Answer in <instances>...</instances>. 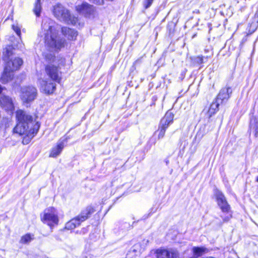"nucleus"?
Returning a JSON list of instances; mask_svg holds the SVG:
<instances>
[{
	"mask_svg": "<svg viewBox=\"0 0 258 258\" xmlns=\"http://www.w3.org/2000/svg\"><path fill=\"white\" fill-rule=\"evenodd\" d=\"M16 118L18 123L14 128V132L20 135H25L26 138L23 139V143L27 144L37 134L40 124L38 122L33 121L31 116L21 110L17 111Z\"/></svg>",
	"mask_w": 258,
	"mask_h": 258,
	"instance_id": "1",
	"label": "nucleus"
},
{
	"mask_svg": "<svg viewBox=\"0 0 258 258\" xmlns=\"http://www.w3.org/2000/svg\"><path fill=\"white\" fill-rule=\"evenodd\" d=\"M42 28L44 32V41L46 45L56 49H59L63 46L64 40L57 37L59 29L57 25L47 19L43 20Z\"/></svg>",
	"mask_w": 258,
	"mask_h": 258,
	"instance_id": "2",
	"label": "nucleus"
},
{
	"mask_svg": "<svg viewBox=\"0 0 258 258\" xmlns=\"http://www.w3.org/2000/svg\"><path fill=\"white\" fill-rule=\"evenodd\" d=\"M53 13L57 19L68 24L75 25L78 21L77 18L72 16L68 10L59 4L54 6Z\"/></svg>",
	"mask_w": 258,
	"mask_h": 258,
	"instance_id": "3",
	"label": "nucleus"
},
{
	"mask_svg": "<svg viewBox=\"0 0 258 258\" xmlns=\"http://www.w3.org/2000/svg\"><path fill=\"white\" fill-rule=\"evenodd\" d=\"M216 200L218 205L223 213L227 214L226 216H221L224 222L228 221L232 217V215L230 212V205L227 202L225 197L220 191H217L216 194Z\"/></svg>",
	"mask_w": 258,
	"mask_h": 258,
	"instance_id": "4",
	"label": "nucleus"
},
{
	"mask_svg": "<svg viewBox=\"0 0 258 258\" xmlns=\"http://www.w3.org/2000/svg\"><path fill=\"white\" fill-rule=\"evenodd\" d=\"M41 219L43 223L51 228L57 225L59 219L56 210L52 207L45 209L41 215Z\"/></svg>",
	"mask_w": 258,
	"mask_h": 258,
	"instance_id": "5",
	"label": "nucleus"
},
{
	"mask_svg": "<svg viewBox=\"0 0 258 258\" xmlns=\"http://www.w3.org/2000/svg\"><path fill=\"white\" fill-rule=\"evenodd\" d=\"M37 95V89L32 86H23L21 89L20 97L24 103H29L34 101Z\"/></svg>",
	"mask_w": 258,
	"mask_h": 258,
	"instance_id": "6",
	"label": "nucleus"
},
{
	"mask_svg": "<svg viewBox=\"0 0 258 258\" xmlns=\"http://www.w3.org/2000/svg\"><path fill=\"white\" fill-rule=\"evenodd\" d=\"M90 214V211H86L83 213L81 215L78 216L67 222L66 224L65 228L68 230H72L75 229L77 226L80 225L81 223L88 218V214Z\"/></svg>",
	"mask_w": 258,
	"mask_h": 258,
	"instance_id": "7",
	"label": "nucleus"
},
{
	"mask_svg": "<svg viewBox=\"0 0 258 258\" xmlns=\"http://www.w3.org/2000/svg\"><path fill=\"white\" fill-rule=\"evenodd\" d=\"M45 72L51 80L59 83L61 80V72L57 67L53 64L47 65L45 68Z\"/></svg>",
	"mask_w": 258,
	"mask_h": 258,
	"instance_id": "8",
	"label": "nucleus"
},
{
	"mask_svg": "<svg viewBox=\"0 0 258 258\" xmlns=\"http://www.w3.org/2000/svg\"><path fill=\"white\" fill-rule=\"evenodd\" d=\"M55 82L52 80L39 79L40 90L45 94H50L54 92L56 89Z\"/></svg>",
	"mask_w": 258,
	"mask_h": 258,
	"instance_id": "9",
	"label": "nucleus"
},
{
	"mask_svg": "<svg viewBox=\"0 0 258 258\" xmlns=\"http://www.w3.org/2000/svg\"><path fill=\"white\" fill-rule=\"evenodd\" d=\"M156 254L157 258H179L178 253L173 249H158Z\"/></svg>",
	"mask_w": 258,
	"mask_h": 258,
	"instance_id": "10",
	"label": "nucleus"
},
{
	"mask_svg": "<svg viewBox=\"0 0 258 258\" xmlns=\"http://www.w3.org/2000/svg\"><path fill=\"white\" fill-rule=\"evenodd\" d=\"M232 89L230 87H225L221 89L217 97L216 101L219 104L226 102L230 97L232 93Z\"/></svg>",
	"mask_w": 258,
	"mask_h": 258,
	"instance_id": "11",
	"label": "nucleus"
},
{
	"mask_svg": "<svg viewBox=\"0 0 258 258\" xmlns=\"http://www.w3.org/2000/svg\"><path fill=\"white\" fill-rule=\"evenodd\" d=\"M0 104L1 106L6 110L12 112L14 109L12 99L8 96H2L0 98Z\"/></svg>",
	"mask_w": 258,
	"mask_h": 258,
	"instance_id": "12",
	"label": "nucleus"
},
{
	"mask_svg": "<svg viewBox=\"0 0 258 258\" xmlns=\"http://www.w3.org/2000/svg\"><path fill=\"white\" fill-rule=\"evenodd\" d=\"M23 60L21 58L19 57H15L14 59H11L7 63L6 68H9V69L11 70L12 72H14L20 68V67L22 64Z\"/></svg>",
	"mask_w": 258,
	"mask_h": 258,
	"instance_id": "13",
	"label": "nucleus"
},
{
	"mask_svg": "<svg viewBox=\"0 0 258 258\" xmlns=\"http://www.w3.org/2000/svg\"><path fill=\"white\" fill-rule=\"evenodd\" d=\"M76 10L78 13L87 16L93 12V8L87 3H84L81 5L77 6Z\"/></svg>",
	"mask_w": 258,
	"mask_h": 258,
	"instance_id": "14",
	"label": "nucleus"
},
{
	"mask_svg": "<svg viewBox=\"0 0 258 258\" xmlns=\"http://www.w3.org/2000/svg\"><path fill=\"white\" fill-rule=\"evenodd\" d=\"M174 118L173 114L169 111L166 113L164 116L161 119L159 125L161 127H164L166 130L168 126L173 122Z\"/></svg>",
	"mask_w": 258,
	"mask_h": 258,
	"instance_id": "15",
	"label": "nucleus"
},
{
	"mask_svg": "<svg viewBox=\"0 0 258 258\" xmlns=\"http://www.w3.org/2000/svg\"><path fill=\"white\" fill-rule=\"evenodd\" d=\"M61 32L70 40H76L78 35V33L76 30L68 27L61 28Z\"/></svg>",
	"mask_w": 258,
	"mask_h": 258,
	"instance_id": "16",
	"label": "nucleus"
},
{
	"mask_svg": "<svg viewBox=\"0 0 258 258\" xmlns=\"http://www.w3.org/2000/svg\"><path fill=\"white\" fill-rule=\"evenodd\" d=\"M13 72L9 69V68L5 67L4 73L1 78V82L3 84H5L11 81L14 76Z\"/></svg>",
	"mask_w": 258,
	"mask_h": 258,
	"instance_id": "17",
	"label": "nucleus"
},
{
	"mask_svg": "<svg viewBox=\"0 0 258 258\" xmlns=\"http://www.w3.org/2000/svg\"><path fill=\"white\" fill-rule=\"evenodd\" d=\"M64 147V144L63 142H60L57 145L53 148L51 151L49 156L51 157H56L60 154Z\"/></svg>",
	"mask_w": 258,
	"mask_h": 258,
	"instance_id": "18",
	"label": "nucleus"
},
{
	"mask_svg": "<svg viewBox=\"0 0 258 258\" xmlns=\"http://www.w3.org/2000/svg\"><path fill=\"white\" fill-rule=\"evenodd\" d=\"M219 103L216 101L215 102H213L208 110L207 111V114L208 117H211L213 114L215 113V112L218 110V107L219 105Z\"/></svg>",
	"mask_w": 258,
	"mask_h": 258,
	"instance_id": "19",
	"label": "nucleus"
},
{
	"mask_svg": "<svg viewBox=\"0 0 258 258\" xmlns=\"http://www.w3.org/2000/svg\"><path fill=\"white\" fill-rule=\"evenodd\" d=\"M207 249L204 247H194L192 248V252L195 255L200 256L207 252Z\"/></svg>",
	"mask_w": 258,
	"mask_h": 258,
	"instance_id": "20",
	"label": "nucleus"
},
{
	"mask_svg": "<svg viewBox=\"0 0 258 258\" xmlns=\"http://www.w3.org/2000/svg\"><path fill=\"white\" fill-rule=\"evenodd\" d=\"M33 239V235L30 234H27L23 236L20 240V243L27 244L29 243Z\"/></svg>",
	"mask_w": 258,
	"mask_h": 258,
	"instance_id": "21",
	"label": "nucleus"
},
{
	"mask_svg": "<svg viewBox=\"0 0 258 258\" xmlns=\"http://www.w3.org/2000/svg\"><path fill=\"white\" fill-rule=\"evenodd\" d=\"M40 2V0L36 1L34 9V12L37 17L39 16L41 12V6Z\"/></svg>",
	"mask_w": 258,
	"mask_h": 258,
	"instance_id": "22",
	"label": "nucleus"
},
{
	"mask_svg": "<svg viewBox=\"0 0 258 258\" xmlns=\"http://www.w3.org/2000/svg\"><path fill=\"white\" fill-rule=\"evenodd\" d=\"M12 47L9 46L6 47L5 51L4 52V58L6 60L9 58V57L12 54Z\"/></svg>",
	"mask_w": 258,
	"mask_h": 258,
	"instance_id": "23",
	"label": "nucleus"
},
{
	"mask_svg": "<svg viewBox=\"0 0 258 258\" xmlns=\"http://www.w3.org/2000/svg\"><path fill=\"white\" fill-rule=\"evenodd\" d=\"M158 132H159L158 138L161 139L163 138L164 136L166 129H165L164 127H161V126L159 125Z\"/></svg>",
	"mask_w": 258,
	"mask_h": 258,
	"instance_id": "24",
	"label": "nucleus"
},
{
	"mask_svg": "<svg viewBox=\"0 0 258 258\" xmlns=\"http://www.w3.org/2000/svg\"><path fill=\"white\" fill-rule=\"evenodd\" d=\"M153 1L154 0H144L143 2V5L145 8L148 9L151 6Z\"/></svg>",
	"mask_w": 258,
	"mask_h": 258,
	"instance_id": "25",
	"label": "nucleus"
},
{
	"mask_svg": "<svg viewBox=\"0 0 258 258\" xmlns=\"http://www.w3.org/2000/svg\"><path fill=\"white\" fill-rule=\"evenodd\" d=\"M13 29L16 33V34L18 36H20L21 34V30L19 27L17 25H13L12 26Z\"/></svg>",
	"mask_w": 258,
	"mask_h": 258,
	"instance_id": "26",
	"label": "nucleus"
},
{
	"mask_svg": "<svg viewBox=\"0 0 258 258\" xmlns=\"http://www.w3.org/2000/svg\"><path fill=\"white\" fill-rule=\"evenodd\" d=\"M195 61L201 64L204 62L203 57L201 56H198L195 58Z\"/></svg>",
	"mask_w": 258,
	"mask_h": 258,
	"instance_id": "27",
	"label": "nucleus"
},
{
	"mask_svg": "<svg viewBox=\"0 0 258 258\" xmlns=\"http://www.w3.org/2000/svg\"><path fill=\"white\" fill-rule=\"evenodd\" d=\"M93 3L98 5H102L103 3V0H90Z\"/></svg>",
	"mask_w": 258,
	"mask_h": 258,
	"instance_id": "28",
	"label": "nucleus"
},
{
	"mask_svg": "<svg viewBox=\"0 0 258 258\" xmlns=\"http://www.w3.org/2000/svg\"><path fill=\"white\" fill-rule=\"evenodd\" d=\"M255 136L258 137V122L256 123L255 127Z\"/></svg>",
	"mask_w": 258,
	"mask_h": 258,
	"instance_id": "29",
	"label": "nucleus"
},
{
	"mask_svg": "<svg viewBox=\"0 0 258 258\" xmlns=\"http://www.w3.org/2000/svg\"><path fill=\"white\" fill-rule=\"evenodd\" d=\"M53 57H54V56L52 54H50L49 57L46 56V59H47L49 60H53Z\"/></svg>",
	"mask_w": 258,
	"mask_h": 258,
	"instance_id": "30",
	"label": "nucleus"
},
{
	"mask_svg": "<svg viewBox=\"0 0 258 258\" xmlns=\"http://www.w3.org/2000/svg\"><path fill=\"white\" fill-rule=\"evenodd\" d=\"M3 90V88L0 85V94L1 93Z\"/></svg>",
	"mask_w": 258,
	"mask_h": 258,
	"instance_id": "31",
	"label": "nucleus"
},
{
	"mask_svg": "<svg viewBox=\"0 0 258 258\" xmlns=\"http://www.w3.org/2000/svg\"><path fill=\"white\" fill-rule=\"evenodd\" d=\"M189 258H198V257H197L195 255H194V256H191V257H190Z\"/></svg>",
	"mask_w": 258,
	"mask_h": 258,
	"instance_id": "32",
	"label": "nucleus"
},
{
	"mask_svg": "<svg viewBox=\"0 0 258 258\" xmlns=\"http://www.w3.org/2000/svg\"><path fill=\"white\" fill-rule=\"evenodd\" d=\"M256 181L258 182V176H257V178Z\"/></svg>",
	"mask_w": 258,
	"mask_h": 258,
	"instance_id": "33",
	"label": "nucleus"
}]
</instances>
